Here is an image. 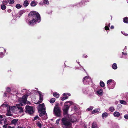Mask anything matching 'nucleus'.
<instances>
[{"mask_svg": "<svg viewBox=\"0 0 128 128\" xmlns=\"http://www.w3.org/2000/svg\"><path fill=\"white\" fill-rule=\"evenodd\" d=\"M115 82L112 79H110L107 82L108 88L109 90L113 89L115 85Z\"/></svg>", "mask_w": 128, "mask_h": 128, "instance_id": "4", "label": "nucleus"}, {"mask_svg": "<svg viewBox=\"0 0 128 128\" xmlns=\"http://www.w3.org/2000/svg\"><path fill=\"white\" fill-rule=\"evenodd\" d=\"M68 98V97H63L62 98H61V100H64L66 99H67Z\"/></svg>", "mask_w": 128, "mask_h": 128, "instance_id": "45", "label": "nucleus"}, {"mask_svg": "<svg viewBox=\"0 0 128 128\" xmlns=\"http://www.w3.org/2000/svg\"><path fill=\"white\" fill-rule=\"evenodd\" d=\"M61 121L62 124L64 125L63 126L64 128H68V127L71 125L70 120L66 118H62Z\"/></svg>", "mask_w": 128, "mask_h": 128, "instance_id": "3", "label": "nucleus"}, {"mask_svg": "<svg viewBox=\"0 0 128 128\" xmlns=\"http://www.w3.org/2000/svg\"><path fill=\"white\" fill-rule=\"evenodd\" d=\"M100 111V109L99 108H97L94 109V110L92 112V114H94L96 113L99 112Z\"/></svg>", "mask_w": 128, "mask_h": 128, "instance_id": "19", "label": "nucleus"}, {"mask_svg": "<svg viewBox=\"0 0 128 128\" xmlns=\"http://www.w3.org/2000/svg\"><path fill=\"white\" fill-rule=\"evenodd\" d=\"M8 128H14V127H12L10 126H8Z\"/></svg>", "mask_w": 128, "mask_h": 128, "instance_id": "62", "label": "nucleus"}, {"mask_svg": "<svg viewBox=\"0 0 128 128\" xmlns=\"http://www.w3.org/2000/svg\"><path fill=\"white\" fill-rule=\"evenodd\" d=\"M60 120V119L59 118L56 121V124H57V125H58L59 124V122Z\"/></svg>", "mask_w": 128, "mask_h": 128, "instance_id": "47", "label": "nucleus"}, {"mask_svg": "<svg viewBox=\"0 0 128 128\" xmlns=\"http://www.w3.org/2000/svg\"><path fill=\"white\" fill-rule=\"evenodd\" d=\"M33 92L34 93H38L40 94V99L37 102H36L35 103L36 104H38L41 103L42 102L43 99V96L42 95H41V92L39 91L36 90H33Z\"/></svg>", "mask_w": 128, "mask_h": 128, "instance_id": "8", "label": "nucleus"}, {"mask_svg": "<svg viewBox=\"0 0 128 128\" xmlns=\"http://www.w3.org/2000/svg\"><path fill=\"white\" fill-rule=\"evenodd\" d=\"M39 118V117L38 116H36L34 118V119L35 120H36Z\"/></svg>", "mask_w": 128, "mask_h": 128, "instance_id": "54", "label": "nucleus"}, {"mask_svg": "<svg viewBox=\"0 0 128 128\" xmlns=\"http://www.w3.org/2000/svg\"><path fill=\"white\" fill-rule=\"evenodd\" d=\"M72 104V102L70 101L65 102L64 106L63 108L64 114V115L68 114L69 108L70 106Z\"/></svg>", "mask_w": 128, "mask_h": 128, "instance_id": "2", "label": "nucleus"}, {"mask_svg": "<svg viewBox=\"0 0 128 128\" xmlns=\"http://www.w3.org/2000/svg\"><path fill=\"white\" fill-rule=\"evenodd\" d=\"M112 68L114 70H116L117 68V65L116 64L114 63L112 65Z\"/></svg>", "mask_w": 128, "mask_h": 128, "instance_id": "26", "label": "nucleus"}, {"mask_svg": "<svg viewBox=\"0 0 128 128\" xmlns=\"http://www.w3.org/2000/svg\"><path fill=\"white\" fill-rule=\"evenodd\" d=\"M53 95L54 97L56 98H58L59 96V94L57 92L54 93Z\"/></svg>", "mask_w": 128, "mask_h": 128, "instance_id": "28", "label": "nucleus"}, {"mask_svg": "<svg viewBox=\"0 0 128 128\" xmlns=\"http://www.w3.org/2000/svg\"><path fill=\"white\" fill-rule=\"evenodd\" d=\"M83 82L85 84H89L92 82V80L91 78L88 76H85L83 78Z\"/></svg>", "mask_w": 128, "mask_h": 128, "instance_id": "6", "label": "nucleus"}, {"mask_svg": "<svg viewBox=\"0 0 128 128\" xmlns=\"http://www.w3.org/2000/svg\"><path fill=\"white\" fill-rule=\"evenodd\" d=\"M108 114L106 112H105L103 113L102 115V116L103 119H104V118H107L108 116Z\"/></svg>", "mask_w": 128, "mask_h": 128, "instance_id": "18", "label": "nucleus"}, {"mask_svg": "<svg viewBox=\"0 0 128 128\" xmlns=\"http://www.w3.org/2000/svg\"><path fill=\"white\" fill-rule=\"evenodd\" d=\"M4 124L3 126V128H7L8 123H7L5 117H3L2 116L0 115V124H2L3 123Z\"/></svg>", "mask_w": 128, "mask_h": 128, "instance_id": "5", "label": "nucleus"}, {"mask_svg": "<svg viewBox=\"0 0 128 128\" xmlns=\"http://www.w3.org/2000/svg\"><path fill=\"white\" fill-rule=\"evenodd\" d=\"M123 21L125 23H128V18L127 17H125L123 20Z\"/></svg>", "mask_w": 128, "mask_h": 128, "instance_id": "27", "label": "nucleus"}, {"mask_svg": "<svg viewBox=\"0 0 128 128\" xmlns=\"http://www.w3.org/2000/svg\"><path fill=\"white\" fill-rule=\"evenodd\" d=\"M110 24L109 23H106V26L105 27V30H109V27L110 26Z\"/></svg>", "mask_w": 128, "mask_h": 128, "instance_id": "22", "label": "nucleus"}, {"mask_svg": "<svg viewBox=\"0 0 128 128\" xmlns=\"http://www.w3.org/2000/svg\"><path fill=\"white\" fill-rule=\"evenodd\" d=\"M124 118L125 119H127L128 118V114H126L124 116Z\"/></svg>", "mask_w": 128, "mask_h": 128, "instance_id": "50", "label": "nucleus"}, {"mask_svg": "<svg viewBox=\"0 0 128 128\" xmlns=\"http://www.w3.org/2000/svg\"><path fill=\"white\" fill-rule=\"evenodd\" d=\"M120 102L121 104H123L124 105H126L127 104V103L124 100H120Z\"/></svg>", "mask_w": 128, "mask_h": 128, "instance_id": "30", "label": "nucleus"}, {"mask_svg": "<svg viewBox=\"0 0 128 128\" xmlns=\"http://www.w3.org/2000/svg\"><path fill=\"white\" fill-rule=\"evenodd\" d=\"M18 119H14L12 121V124H16V123L18 121Z\"/></svg>", "mask_w": 128, "mask_h": 128, "instance_id": "29", "label": "nucleus"}, {"mask_svg": "<svg viewBox=\"0 0 128 128\" xmlns=\"http://www.w3.org/2000/svg\"><path fill=\"white\" fill-rule=\"evenodd\" d=\"M56 100V99L55 98H52L50 100V102L51 103H53L55 102Z\"/></svg>", "mask_w": 128, "mask_h": 128, "instance_id": "37", "label": "nucleus"}, {"mask_svg": "<svg viewBox=\"0 0 128 128\" xmlns=\"http://www.w3.org/2000/svg\"><path fill=\"white\" fill-rule=\"evenodd\" d=\"M76 118H74L73 116L71 117V119L70 120V121L73 122L76 121Z\"/></svg>", "mask_w": 128, "mask_h": 128, "instance_id": "24", "label": "nucleus"}, {"mask_svg": "<svg viewBox=\"0 0 128 128\" xmlns=\"http://www.w3.org/2000/svg\"><path fill=\"white\" fill-rule=\"evenodd\" d=\"M3 56V53L2 54V53H1L0 54V56L1 58H2Z\"/></svg>", "mask_w": 128, "mask_h": 128, "instance_id": "57", "label": "nucleus"}, {"mask_svg": "<svg viewBox=\"0 0 128 128\" xmlns=\"http://www.w3.org/2000/svg\"><path fill=\"white\" fill-rule=\"evenodd\" d=\"M1 8L2 10H4L6 8V6L4 4H2L1 6Z\"/></svg>", "mask_w": 128, "mask_h": 128, "instance_id": "32", "label": "nucleus"}, {"mask_svg": "<svg viewBox=\"0 0 128 128\" xmlns=\"http://www.w3.org/2000/svg\"><path fill=\"white\" fill-rule=\"evenodd\" d=\"M14 0H8V2L9 4H12L14 2Z\"/></svg>", "mask_w": 128, "mask_h": 128, "instance_id": "44", "label": "nucleus"}, {"mask_svg": "<svg viewBox=\"0 0 128 128\" xmlns=\"http://www.w3.org/2000/svg\"><path fill=\"white\" fill-rule=\"evenodd\" d=\"M92 128H98L96 123V122H94L92 123Z\"/></svg>", "mask_w": 128, "mask_h": 128, "instance_id": "25", "label": "nucleus"}, {"mask_svg": "<svg viewBox=\"0 0 128 128\" xmlns=\"http://www.w3.org/2000/svg\"><path fill=\"white\" fill-rule=\"evenodd\" d=\"M125 48H126V46L125 47Z\"/></svg>", "mask_w": 128, "mask_h": 128, "instance_id": "63", "label": "nucleus"}, {"mask_svg": "<svg viewBox=\"0 0 128 128\" xmlns=\"http://www.w3.org/2000/svg\"><path fill=\"white\" fill-rule=\"evenodd\" d=\"M100 86L102 87H104L105 85L104 83L103 82H100Z\"/></svg>", "mask_w": 128, "mask_h": 128, "instance_id": "40", "label": "nucleus"}, {"mask_svg": "<svg viewBox=\"0 0 128 128\" xmlns=\"http://www.w3.org/2000/svg\"><path fill=\"white\" fill-rule=\"evenodd\" d=\"M38 3V2L35 0L32 1L30 4V5L32 7H34L36 6Z\"/></svg>", "mask_w": 128, "mask_h": 128, "instance_id": "14", "label": "nucleus"}, {"mask_svg": "<svg viewBox=\"0 0 128 128\" xmlns=\"http://www.w3.org/2000/svg\"><path fill=\"white\" fill-rule=\"evenodd\" d=\"M40 113V116L42 117L43 116H44L45 119L47 118V116L46 113L45 111H42L41 112L39 113Z\"/></svg>", "mask_w": 128, "mask_h": 128, "instance_id": "12", "label": "nucleus"}, {"mask_svg": "<svg viewBox=\"0 0 128 128\" xmlns=\"http://www.w3.org/2000/svg\"><path fill=\"white\" fill-rule=\"evenodd\" d=\"M11 111L9 110L6 113V114L8 116H12V114H11L10 112Z\"/></svg>", "mask_w": 128, "mask_h": 128, "instance_id": "35", "label": "nucleus"}, {"mask_svg": "<svg viewBox=\"0 0 128 128\" xmlns=\"http://www.w3.org/2000/svg\"><path fill=\"white\" fill-rule=\"evenodd\" d=\"M26 90L25 89H22L21 91L22 93H24L26 92Z\"/></svg>", "mask_w": 128, "mask_h": 128, "instance_id": "51", "label": "nucleus"}, {"mask_svg": "<svg viewBox=\"0 0 128 128\" xmlns=\"http://www.w3.org/2000/svg\"><path fill=\"white\" fill-rule=\"evenodd\" d=\"M16 8L19 9L22 7V6L19 4H17L16 5Z\"/></svg>", "mask_w": 128, "mask_h": 128, "instance_id": "39", "label": "nucleus"}, {"mask_svg": "<svg viewBox=\"0 0 128 128\" xmlns=\"http://www.w3.org/2000/svg\"><path fill=\"white\" fill-rule=\"evenodd\" d=\"M25 12V11L24 10H22L20 11L18 13L19 15H20L19 16H20L22 14L24 13Z\"/></svg>", "mask_w": 128, "mask_h": 128, "instance_id": "31", "label": "nucleus"}, {"mask_svg": "<svg viewBox=\"0 0 128 128\" xmlns=\"http://www.w3.org/2000/svg\"><path fill=\"white\" fill-rule=\"evenodd\" d=\"M11 91L10 89L9 88H6V91L7 92H10Z\"/></svg>", "mask_w": 128, "mask_h": 128, "instance_id": "46", "label": "nucleus"}, {"mask_svg": "<svg viewBox=\"0 0 128 128\" xmlns=\"http://www.w3.org/2000/svg\"><path fill=\"white\" fill-rule=\"evenodd\" d=\"M36 124L40 128H42V124L41 123L38 122H37L36 123Z\"/></svg>", "mask_w": 128, "mask_h": 128, "instance_id": "33", "label": "nucleus"}, {"mask_svg": "<svg viewBox=\"0 0 128 128\" xmlns=\"http://www.w3.org/2000/svg\"><path fill=\"white\" fill-rule=\"evenodd\" d=\"M1 106H4L5 108L6 107H9V106L7 104H2Z\"/></svg>", "mask_w": 128, "mask_h": 128, "instance_id": "36", "label": "nucleus"}, {"mask_svg": "<svg viewBox=\"0 0 128 128\" xmlns=\"http://www.w3.org/2000/svg\"><path fill=\"white\" fill-rule=\"evenodd\" d=\"M27 96L26 95H25L23 96L22 97V100L21 101L22 103L25 104L26 102V101L27 100Z\"/></svg>", "mask_w": 128, "mask_h": 128, "instance_id": "13", "label": "nucleus"}, {"mask_svg": "<svg viewBox=\"0 0 128 128\" xmlns=\"http://www.w3.org/2000/svg\"><path fill=\"white\" fill-rule=\"evenodd\" d=\"M3 4L4 5H6L8 3V1L4 0L2 1Z\"/></svg>", "mask_w": 128, "mask_h": 128, "instance_id": "43", "label": "nucleus"}, {"mask_svg": "<svg viewBox=\"0 0 128 128\" xmlns=\"http://www.w3.org/2000/svg\"><path fill=\"white\" fill-rule=\"evenodd\" d=\"M83 93L85 94H87L88 92V90L87 88H84L82 90Z\"/></svg>", "mask_w": 128, "mask_h": 128, "instance_id": "16", "label": "nucleus"}, {"mask_svg": "<svg viewBox=\"0 0 128 128\" xmlns=\"http://www.w3.org/2000/svg\"><path fill=\"white\" fill-rule=\"evenodd\" d=\"M103 90L102 88L99 89L97 91V93L99 95L102 96L103 94Z\"/></svg>", "mask_w": 128, "mask_h": 128, "instance_id": "17", "label": "nucleus"}, {"mask_svg": "<svg viewBox=\"0 0 128 128\" xmlns=\"http://www.w3.org/2000/svg\"><path fill=\"white\" fill-rule=\"evenodd\" d=\"M78 108V105L74 104V105L73 108L75 112H77Z\"/></svg>", "mask_w": 128, "mask_h": 128, "instance_id": "23", "label": "nucleus"}, {"mask_svg": "<svg viewBox=\"0 0 128 128\" xmlns=\"http://www.w3.org/2000/svg\"><path fill=\"white\" fill-rule=\"evenodd\" d=\"M115 109L112 106L110 107L109 108V110L111 112H113L114 111Z\"/></svg>", "mask_w": 128, "mask_h": 128, "instance_id": "34", "label": "nucleus"}, {"mask_svg": "<svg viewBox=\"0 0 128 128\" xmlns=\"http://www.w3.org/2000/svg\"><path fill=\"white\" fill-rule=\"evenodd\" d=\"M63 96L64 97H68V96H67V94L66 93H64L63 94Z\"/></svg>", "mask_w": 128, "mask_h": 128, "instance_id": "49", "label": "nucleus"}, {"mask_svg": "<svg viewBox=\"0 0 128 128\" xmlns=\"http://www.w3.org/2000/svg\"><path fill=\"white\" fill-rule=\"evenodd\" d=\"M6 51V50L3 48L0 47V53H2V52L4 51Z\"/></svg>", "mask_w": 128, "mask_h": 128, "instance_id": "38", "label": "nucleus"}, {"mask_svg": "<svg viewBox=\"0 0 128 128\" xmlns=\"http://www.w3.org/2000/svg\"><path fill=\"white\" fill-rule=\"evenodd\" d=\"M122 54L123 55H126L127 54V53H124V52H122Z\"/></svg>", "mask_w": 128, "mask_h": 128, "instance_id": "58", "label": "nucleus"}, {"mask_svg": "<svg viewBox=\"0 0 128 128\" xmlns=\"http://www.w3.org/2000/svg\"><path fill=\"white\" fill-rule=\"evenodd\" d=\"M43 2L45 4H48L49 2L48 0H43Z\"/></svg>", "mask_w": 128, "mask_h": 128, "instance_id": "41", "label": "nucleus"}, {"mask_svg": "<svg viewBox=\"0 0 128 128\" xmlns=\"http://www.w3.org/2000/svg\"><path fill=\"white\" fill-rule=\"evenodd\" d=\"M8 94V93H7V92H4V96H7V95Z\"/></svg>", "mask_w": 128, "mask_h": 128, "instance_id": "52", "label": "nucleus"}, {"mask_svg": "<svg viewBox=\"0 0 128 128\" xmlns=\"http://www.w3.org/2000/svg\"><path fill=\"white\" fill-rule=\"evenodd\" d=\"M28 24L32 26L37 22L39 23L40 22V15L38 13L36 12L32 11L28 14Z\"/></svg>", "mask_w": 128, "mask_h": 128, "instance_id": "1", "label": "nucleus"}, {"mask_svg": "<svg viewBox=\"0 0 128 128\" xmlns=\"http://www.w3.org/2000/svg\"><path fill=\"white\" fill-rule=\"evenodd\" d=\"M114 28V26H112L110 27V28L113 29Z\"/></svg>", "mask_w": 128, "mask_h": 128, "instance_id": "59", "label": "nucleus"}, {"mask_svg": "<svg viewBox=\"0 0 128 128\" xmlns=\"http://www.w3.org/2000/svg\"><path fill=\"white\" fill-rule=\"evenodd\" d=\"M93 107L92 106H90L89 108H88L87 110L88 111L92 110L93 108Z\"/></svg>", "mask_w": 128, "mask_h": 128, "instance_id": "42", "label": "nucleus"}, {"mask_svg": "<svg viewBox=\"0 0 128 128\" xmlns=\"http://www.w3.org/2000/svg\"><path fill=\"white\" fill-rule=\"evenodd\" d=\"M39 113L41 112L42 111H45V107L44 103L39 104L37 107Z\"/></svg>", "mask_w": 128, "mask_h": 128, "instance_id": "10", "label": "nucleus"}, {"mask_svg": "<svg viewBox=\"0 0 128 128\" xmlns=\"http://www.w3.org/2000/svg\"><path fill=\"white\" fill-rule=\"evenodd\" d=\"M54 111L56 116H60L61 111L60 108L58 106H56L54 107Z\"/></svg>", "mask_w": 128, "mask_h": 128, "instance_id": "9", "label": "nucleus"}, {"mask_svg": "<svg viewBox=\"0 0 128 128\" xmlns=\"http://www.w3.org/2000/svg\"><path fill=\"white\" fill-rule=\"evenodd\" d=\"M29 4L28 1L27 0H25L24 2L23 6H24L26 7L28 6Z\"/></svg>", "mask_w": 128, "mask_h": 128, "instance_id": "20", "label": "nucleus"}, {"mask_svg": "<svg viewBox=\"0 0 128 128\" xmlns=\"http://www.w3.org/2000/svg\"><path fill=\"white\" fill-rule=\"evenodd\" d=\"M26 110L25 112L30 114H32L34 112L33 107L29 106H26Z\"/></svg>", "mask_w": 128, "mask_h": 128, "instance_id": "7", "label": "nucleus"}, {"mask_svg": "<svg viewBox=\"0 0 128 128\" xmlns=\"http://www.w3.org/2000/svg\"><path fill=\"white\" fill-rule=\"evenodd\" d=\"M83 57L84 58H87L88 57V56L85 54H84L83 56Z\"/></svg>", "mask_w": 128, "mask_h": 128, "instance_id": "53", "label": "nucleus"}, {"mask_svg": "<svg viewBox=\"0 0 128 128\" xmlns=\"http://www.w3.org/2000/svg\"><path fill=\"white\" fill-rule=\"evenodd\" d=\"M7 11L8 12L10 13V12H11L12 10L11 9H9Z\"/></svg>", "mask_w": 128, "mask_h": 128, "instance_id": "56", "label": "nucleus"}, {"mask_svg": "<svg viewBox=\"0 0 128 128\" xmlns=\"http://www.w3.org/2000/svg\"><path fill=\"white\" fill-rule=\"evenodd\" d=\"M120 113L118 112H115L113 114L114 116L115 117H118L120 116Z\"/></svg>", "mask_w": 128, "mask_h": 128, "instance_id": "21", "label": "nucleus"}, {"mask_svg": "<svg viewBox=\"0 0 128 128\" xmlns=\"http://www.w3.org/2000/svg\"><path fill=\"white\" fill-rule=\"evenodd\" d=\"M22 106V104H17L16 106H17V109L18 110L20 113H21L24 112V110L22 108L21 106Z\"/></svg>", "mask_w": 128, "mask_h": 128, "instance_id": "11", "label": "nucleus"}, {"mask_svg": "<svg viewBox=\"0 0 128 128\" xmlns=\"http://www.w3.org/2000/svg\"><path fill=\"white\" fill-rule=\"evenodd\" d=\"M17 109V106H13L11 108H10L9 110L12 112H15V111Z\"/></svg>", "mask_w": 128, "mask_h": 128, "instance_id": "15", "label": "nucleus"}, {"mask_svg": "<svg viewBox=\"0 0 128 128\" xmlns=\"http://www.w3.org/2000/svg\"><path fill=\"white\" fill-rule=\"evenodd\" d=\"M121 32L122 34H123L125 36H128V34H126V33H125L124 32V31H122Z\"/></svg>", "mask_w": 128, "mask_h": 128, "instance_id": "48", "label": "nucleus"}, {"mask_svg": "<svg viewBox=\"0 0 128 128\" xmlns=\"http://www.w3.org/2000/svg\"><path fill=\"white\" fill-rule=\"evenodd\" d=\"M39 4L41 5H43V3L42 2H41L39 3Z\"/></svg>", "mask_w": 128, "mask_h": 128, "instance_id": "55", "label": "nucleus"}, {"mask_svg": "<svg viewBox=\"0 0 128 128\" xmlns=\"http://www.w3.org/2000/svg\"><path fill=\"white\" fill-rule=\"evenodd\" d=\"M67 96L68 95L69 96H70V95H71V94L70 93H68H68H67Z\"/></svg>", "mask_w": 128, "mask_h": 128, "instance_id": "61", "label": "nucleus"}, {"mask_svg": "<svg viewBox=\"0 0 128 128\" xmlns=\"http://www.w3.org/2000/svg\"><path fill=\"white\" fill-rule=\"evenodd\" d=\"M18 128H25V127H20V126H18Z\"/></svg>", "mask_w": 128, "mask_h": 128, "instance_id": "60", "label": "nucleus"}]
</instances>
